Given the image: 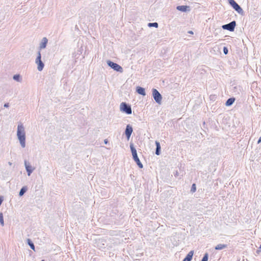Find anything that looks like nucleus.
Here are the masks:
<instances>
[{"label": "nucleus", "instance_id": "obj_1", "mask_svg": "<svg viewBox=\"0 0 261 261\" xmlns=\"http://www.w3.org/2000/svg\"><path fill=\"white\" fill-rule=\"evenodd\" d=\"M17 135L20 141V144L22 147H25V132L22 124H20L18 125Z\"/></svg>", "mask_w": 261, "mask_h": 261}, {"label": "nucleus", "instance_id": "obj_2", "mask_svg": "<svg viewBox=\"0 0 261 261\" xmlns=\"http://www.w3.org/2000/svg\"><path fill=\"white\" fill-rule=\"evenodd\" d=\"M130 149H131V151H132V155H133V157L134 160L136 162V163L138 165V166L140 168H142L143 167V165L141 163L139 158L138 157L137 153V151H136V149L134 147V146H133V145L132 144L130 145Z\"/></svg>", "mask_w": 261, "mask_h": 261}, {"label": "nucleus", "instance_id": "obj_3", "mask_svg": "<svg viewBox=\"0 0 261 261\" xmlns=\"http://www.w3.org/2000/svg\"><path fill=\"white\" fill-rule=\"evenodd\" d=\"M229 4L240 14H243V11L240 6L234 0H228Z\"/></svg>", "mask_w": 261, "mask_h": 261}, {"label": "nucleus", "instance_id": "obj_4", "mask_svg": "<svg viewBox=\"0 0 261 261\" xmlns=\"http://www.w3.org/2000/svg\"><path fill=\"white\" fill-rule=\"evenodd\" d=\"M120 110L127 114H132V109L129 106L126 105L125 102H122L120 106Z\"/></svg>", "mask_w": 261, "mask_h": 261}, {"label": "nucleus", "instance_id": "obj_5", "mask_svg": "<svg viewBox=\"0 0 261 261\" xmlns=\"http://www.w3.org/2000/svg\"><path fill=\"white\" fill-rule=\"evenodd\" d=\"M41 53L40 51L38 53V56L36 60V63L38 65L37 69L39 71H41L44 67V64L41 60Z\"/></svg>", "mask_w": 261, "mask_h": 261}, {"label": "nucleus", "instance_id": "obj_6", "mask_svg": "<svg viewBox=\"0 0 261 261\" xmlns=\"http://www.w3.org/2000/svg\"><path fill=\"white\" fill-rule=\"evenodd\" d=\"M152 94L155 101L159 103H161L162 100V96L158 92V91L155 89H153Z\"/></svg>", "mask_w": 261, "mask_h": 261}, {"label": "nucleus", "instance_id": "obj_7", "mask_svg": "<svg viewBox=\"0 0 261 261\" xmlns=\"http://www.w3.org/2000/svg\"><path fill=\"white\" fill-rule=\"evenodd\" d=\"M108 64L111 68H112L113 69H114L115 70H116L117 71H120V72L122 71V68L120 65H119L118 64H117L116 63H113V62L109 61L108 62Z\"/></svg>", "mask_w": 261, "mask_h": 261}, {"label": "nucleus", "instance_id": "obj_8", "mask_svg": "<svg viewBox=\"0 0 261 261\" xmlns=\"http://www.w3.org/2000/svg\"><path fill=\"white\" fill-rule=\"evenodd\" d=\"M236 24V22L233 21L228 24L223 25L222 28L224 29H226L230 31H233L234 30Z\"/></svg>", "mask_w": 261, "mask_h": 261}, {"label": "nucleus", "instance_id": "obj_9", "mask_svg": "<svg viewBox=\"0 0 261 261\" xmlns=\"http://www.w3.org/2000/svg\"><path fill=\"white\" fill-rule=\"evenodd\" d=\"M132 132H133V128H132V126H130L129 125H127L126 127L125 133V135L126 136V137H127L128 140L129 139V138L130 137V135H131Z\"/></svg>", "mask_w": 261, "mask_h": 261}, {"label": "nucleus", "instance_id": "obj_10", "mask_svg": "<svg viewBox=\"0 0 261 261\" xmlns=\"http://www.w3.org/2000/svg\"><path fill=\"white\" fill-rule=\"evenodd\" d=\"M25 166L26 170L28 173V175H30L31 173L32 172L33 169L32 168V166L29 164L27 162H25Z\"/></svg>", "mask_w": 261, "mask_h": 261}, {"label": "nucleus", "instance_id": "obj_11", "mask_svg": "<svg viewBox=\"0 0 261 261\" xmlns=\"http://www.w3.org/2000/svg\"><path fill=\"white\" fill-rule=\"evenodd\" d=\"M193 254L194 251H191L190 252H189V253L187 254L186 257L182 261H191L192 258Z\"/></svg>", "mask_w": 261, "mask_h": 261}, {"label": "nucleus", "instance_id": "obj_12", "mask_svg": "<svg viewBox=\"0 0 261 261\" xmlns=\"http://www.w3.org/2000/svg\"><path fill=\"white\" fill-rule=\"evenodd\" d=\"M189 8L188 6H178L177 7L176 9L182 12H186L188 10V9Z\"/></svg>", "mask_w": 261, "mask_h": 261}, {"label": "nucleus", "instance_id": "obj_13", "mask_svg": "<svg viewBox=\"0 0 261 261\" xmlns=\"http://www.w3.org/2000/svg\"><path fill=\"white\" fill-rule=\"evenodd\" d=\"M137 92L141 94V95H142L143 96L145 95V90L144 88H142V87H138L137 88Z\"/></svg>", "mask_w": 261, "mask_h": 261}, {"label": "nucleus", "instance_id": "obj_14", "mask_svg": "<svg viewBox=\"0 0 261 261\" xmlns=\"http://www.w3.org/2000/svg\"><path fill=\"white\" fill-rule=\"evenodd\" d=\"M47 43V39L46 38H43L42 41V42L40 44V48H44L46 47V44Z\"/></svg>", "mask_w": 261, "mask_h": 261}, {"label": "nucleus", "instance_id": "obj_15", "mask_svg": "<svg viewBox=\"0 0 261 261\" xmlns=\"http://www.w3.org/2000/svg\"><path fill=\"white\" fill-rule=\"evenodd\" d=\"M235 98H229L226 102L225 105L227 106H229L231 105L234 101Z\"/></svg>", "mask_w": 261, "mask_h": 261}, {"label": "nucleus", "instance_id": "obj_16", "mask_svg": "<svg viewBox=\"0 0 261 261\" xmlns=\"http://www.w3.org/2000/svg\"><path fill=\"white\" fill-rule=\"evenodd\" d=\"M155 144L156 145V149L155 153L157 155H159L160 153V150L161 149L160 143L159 142H158V141H156L155 142Z\"/></svg>", "mask_w": 261, "mask_h": 261}, {"label": "nucleus", "instance_id": "obj_17", "mask_svg": "<svg viewBox=\"0 0 261 261\" xmlns=\"http://www.w3.org/2000/svg\"><path fill=\"white\" fill-rule=\"evenodd\" d=\"M226 247V245L224 244H218L215 247L216 250H222Z\"/></svg>", "mask_w": 261, "mask_h": 261}, {"label": "nucleus", "instance_id": "obj_18", "mask_svg": "<svg viewBox=\"0 0 261 261\" xmlns=\"http://www.w3.org/2000/svg\"><path fill=\"white\" fill-rule=\"evenodd\" d=\"M0 223L2 226H4V221L3 218V215L2 213H0Z\"/></svg>", "mask_w": 261, "mask_h": 261}, {"label": "nucleus", "instance_id": "obj_19", "mask_svg": "<svg viewBox=\"0 0 261 261\" xmlns=\"http://www.w3.org/2000/svg\"><path fill=\"white\" fill-rule=\"evenodd\" d=\"M28 243L30 247L33 249L35 250V246L33 243L31 242V240L30 239H28Z\"/></svg>", "mask_w": 261, "mask_h": 261}, {"label": "nucleus", "instance_id": "obj_20", "mask_svg": "<svg viewBox=\"0 0 261 261\" xmlns=\"http://www.w3.org/2000/svg\"><path fill=\"white\" fill-rule=\"evenodd\" d=\"M148 26L150 27H154L157 28L158 27V24L156 22L149 23L148 24Z\"/></svg>", "mask_w": 261, "mask_h": 261}, {"label": "nucleus", "instance_id": "obj_21", "mask_svg": "<svg viewBox=\"0 0 261 261\" xmlns=\"http://www.w3.org/2000/svg\"><path fill=\"white\" fill-rule=\"evenodd\" d=\"M196 185L195 184H193L192 186L191 191L192 192L194 193L196 191Z\"/></svg>", "mask_w": 261, "mask_h": 261}, {"label": "nucleus", "instance_id": "obj_22", "mask_svg": "<svg viewBox=\"0 0 261 261\" xmlns=\"http://www.w3.org/2000/svg\"><path fill=\"white\" fill-rule=\"evenodd\" d=\"M208 260V254L205 253L204 255L203 258L202 259L201 261H207Z\"/></svg>", "mask_w": 261, "mask_h": 261}, {"label": "nucleus", "instance_id": "obj_23", "mask_svg": "<svg viewBox=\"0 0 261 261\" xmlns=\"http://www.w3.org/2000/svg\"><path fill=\"white\" fill-rule=\"evenodd\" d=\"M25 192V189L24 188H22L19 192V195L20 196L23 195V194Z\"/></svg>", "mask_w": 261, "mask_h": 261}, {"label": "nucleus", "instance_id": "obj_24", "mask_svg": "<svg viewBox=\"0 0 261 261\" xmlns=\"http://www.w3.org/2000/svg\"><path fill=\"white\" fill-rule=\"evenodd\" d=\"M13 79H14L15 80L19 81V75H15L13 76Z\"/></svg>", "mask_w": 261, "mask_h": 261}, {"label": "nucleus", "instance_id": "obj_25", "mask_svg": "<svg viewBox=\"0 0 261 261\" xmlns=\"http://www.w3.org/2000/svg\"><path fill=\"white\" fill-rule=\"evenodd\" d=\"M223 51L225 54H227L228 53V50L226 47H224Z\"/></svg>", "mask_w": 261, "mask_h": 261}, {"label": "nucleus", "instance_id": "obj_26", "mask_svg": "<svg viewBox=\"0 0 261 261\" xmlns=\"http://www.w3.org/2000/svg\"><path fill=\"white\" fill-rule=\"evenodd\" d=\"M4 107H6V108L8 107H9V105H8V103H5V104L4 105Z\"/></svg>", "mask_w": 261, "mask_h": 261}, {"label": "nucleus", "instance_id": "obj_27", "mask_svg": "<svg viewBox=\"0 0 261 261\" xmlns=\"http://www.w3.org/2000/svg\"><path fill=\"white\" fill-rule=\"evenodd\" d=\"M261 142V137L259 138L258 140V143H259Z\"/></svg>", "mask_w": 261, "mask_h": 261}, {"label": "nucleus", "instance_id": "obj_28", "mask_svg": "<svg viewBox=\"0 0 261 261\" xmlns=\"http://www.w3.org/2000/svg\"><path fill=\"white\" fill-rule=\"evenodd\" d=\"M188 33L190 34H193V32L192 31H189Z\"/></svg>", "mask_w": 261, "mask_h": 261}, {"label": "nucleus", "instance_id": "obj_29", "mask_svg": "<svg viewBox=\"0 0 261 261\" xmlns=\"http://www.w3.org/2000/svg\"><path fill=\"white\" fill-rule=\"evenodd\" d=\"M260 249H261V244H260V247H259Z\"/></svg>", "mask_w": 261, "mask_h": 261}, {"label": "nucleus", "instance_id": "obj_30", "mask_svg": "<svg viewBox=\"0 0 261 261\" xmlns=\"http://www.w3.org/2000/svg\"><path fill=\"white\" fill-rule=\"evenodd\" d=\"M41 261H44V260H42Z\"/></svg>", "mask_w": 261, "mask_h": 261}]
</instances>
